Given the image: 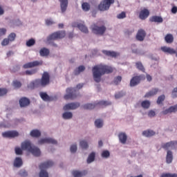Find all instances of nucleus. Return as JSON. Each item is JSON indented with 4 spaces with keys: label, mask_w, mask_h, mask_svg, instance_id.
I'll return each instance as SVG.
<instances>
[{
    "label": "nucleus",
    "mask_w": 177,
    "mask_h": 177,
    "mask_svg": "<svg viewBox=\"0 0 177 177\" xmlns=\"http://www.w3.org/2000/svg\"><path fill=\"white\" fill-rule=\"evenodd\" d=\"M171 13H173L174 15H176V13H177V7L176 6L172 7Z\"/></svg>",
    "instance_id": "0e129e2a"
},
{
    "label": "nucleus",
    "mask_w": 177,
    "mask_h": 177,
    "mask_svg": "<svg viewBox=\"0 0 177 177\" xmlns=\"http://www.w3.org/2000/svg\"><path fill=\"white\" fill-rule=\"evenodd\" d=\"M39 53H40V56L44 57L45 56H48L50 52L49 51V49L46 48H43L39 50Z\"/></svg>",
    "instance_id": "7c9ffc66"
},
{
    "label": "nucleus",
    "mask_w": 177,
    "mask_h": 177,
    "mask_svg": "<svg viewBox=\"0 0 177 177\" xmlns=\"http://www.w3.org/2000/svg\"><path fill=\"white\" fill-rule=\"evenodd\" d=\"M84 86V84H79L76 86V89H81Z\"/></svg>",
    "instance_id": "338daca9"
},
{
    "label": "nucleus",
    "mask_w": 177,
    "mask_h": 177,
    "mask_svg": "<svg viewBox=\"0 0 177 177\" xmlns=\"http://www.w3.org/2000/svg\"><path fill=\"white\" fill-rule=\"evenodd\" d=\"M102 157H103V158H109V157H110V152L109 151H103Z\"/></svg>",
    "instance_id": "3c124183"
},
{
    "label": "nucleus",
    "mask_w": 177,
    "mask_h": 177,
    "mask_svg": "<svg viewBox=\"0 0 177 177\" xmlns=\"http://www.w3.org/2000/svg\"><path fill=\"white\" fill-rule=\"evenodd\" d=\"M171 96L173 98L177 97V87L173 89Z\"/></svg>",
    "instance_id": "bf43d9fd"
},
{
    "label": "nucleus",
    "mask_w": 177,
    "mask_h": 177,
    "mask_svg": "<svg viewBox=\"0 0 177 177\" xmlns=\"http://www.w3.org/2000/svg\"><path fill=\"white\" fill-rule=\"evenodd\" d=\"M159 92L160 90L158 88H152L145 95V97H151L152 96H156V95H157V93H158Z\"/></svg>",
    "instance_id": "412c9836"
},
{
    "label": "nucleus",
    "mask_w": 177,
    "mask_h": 177,
    "mask_svg": "<svg viewBox=\"0 0 177 177\" xmlns=\"http://www.w3.org/2000/svg\"><path fill=\"white\" fill-rule=\"evenodd\" d=\"M62 118H64V120H71V118H73V113L64 112L62 114Z\"/></svg>",
    "instance_id": "f704fd0d"
},
{
    "label": "nucleus",
    "mask_w": 177,
    "mask_h": 177,
    "mask_svg": "<svg viewBox=\"0 0 177 177\" xmlns=\"http://www.w3.org/2000/svg\"><path fill=\"white\" fill-rule=\"evenodd\" d=\"M23 165V160H21V158L17 157L15 158L14 161V167H16L17 168H20Z\"/></svg>",
    "instance_id": "bb28decb"
},
{
    "label": "nucleus",
    "mask_w": 177,
    "mask_h": 177,
    "mask_svg": "<svg viewBox=\"0 0 177 177\" xmlns=\"http://www.w3.org/2000/svg\"><path fill=\"white\" fill-rule=\"evenodd\" d=\"M149 21H151V23H162L164 20L161 17L153 16L149 19Z\"/></svg>",
    "instance_id": "393cba45"
},
{
    "label": "nucleus",
    "mask_w": 177,
    "mask_h": 177,
    "mask_svg": "<svg viewBox=\"0 0 177 177\" xmlns=\"http://www.w3.org/2000/svg\"><path fill=\"white\" fill-rule=\"evenodd\" d=\"M46 26H52V24H55V21L50 19H46Z\"/></svg>",
    "instance_id": "4d7b16f0"
},
{
    "label": "nucleus",
    "mask_w": 177,
    "mask_h": 177,
    "mask_svg": "<svg viewBox=\"0 0 177 177\" xmlns=\"http://www.w3.org/2000/svg\"><path fill=\"white\" fill-rule=\"evenodd\" d=\"M80 106V102H71V103L66 104L63 107V110H64V111H67L68 110H75L78 109Z\"/></svg>",
    "instance_id": "f8f14e48"
},
{
    "label": "nucleus",
    "mask_w": 177,
    "mask_h": 177,
    "mask_svg": "<svg viewBox=\"0 0 177 177\" xmlns=\"http://www.w3.org/2000/svg\"><path fill=\"white\" fill-rule=\"evenodd\" d=\"M176 111H177V104L174 106H171L169 109L165 111H162V114H163L164 115H167V114H169L171 113H176Z\"/></svg>",
    "instance_id": "a211bd4d"
},
{
    "label": "nucleus",
    "mask_w": 177,
    "mask_h": 177,
    "mask_svg": "<svg viewBox=\"0 0 177 177\" xmlns=\"http://www.w3.org/2000/svg\"><path fill=\"white\" fill-rule=\"evenodd\" d=\"M78 96V91L75 88L70 87L66 88V94L64 96L65 100H74Z\"/></svg>",
    "instance_id": "0eeeda50"
},
{
    "label": "nucleus",
    "mask_w": 177,
    "mask_h": 177,
    "mask_svg": "<svg viewBox=\"0 0 177 177\" xmlns=\"http://www.w3.org/2000/svg\"><path fill=\"white\" fill-rule=\"evenodd\" d=\"M6 35V28H0V37H2V35Z\"/></svg>",
    "instance_id": "680f3d73"
},
{
    "label": "nucleus",
    "mask_w": 177,
    "mask_h": 177,
    "mask_svg": "<svg viewBox=\"0 0 177 177\" xmlns=\"http://www.w3.org/2000/svg\"><path fill=\"white\" fill-rule=\"evenodd\" d=\"M3 138H8L12 139L13 138H17L19 136V132L17 131H8L2 133Z\"/></svg>",
    "instance_id": "ddd939ff"
},
{
    "label": "nucleus",
    "mask_w": 177,
    "mask_h": 177,
    "mask_svg": "<svg viewBox=\"0 0 177 177\" xmlns=\"http://www.w3.org/2000/svg\"><path fill=\"white\" fill-rule=\"evenodd\" d=\"M42 61H33L31 62H28L23 65V68H32V67H37V66H42Z\"/></svg>",
    "instance_id": "9b49d317"
},
{
    "label": "nucleus",
    "mask_w": 177,
    "mask_h": 177,
    "mask_svg": "<svg viewBox=\"0 0 177 177\" xmlns=\"http://www.w3.org/2000/svg\"><path fill=\"white\" fill-rule=\"evenodd\" d=\"M122 80V77L121 76H118L114 78L113 82L115 85H118L120 82Z\"/></svg>",
    "instance_id": "09e8293b"
},
{
    "label": "nucleus",
    "mask_w": 177,
    "mask_h": 177,
    "mask_svg": "<svg viewBox=\"0 0 177 177\" xmlns=\"http://www.w3.org/2000/svg\"><path fill=\"white\" fill-rule=\"evenodd\" d=\"M66 37V31L59 30L48 35L47 37V42H52V41H56L57 39H62Z\"/></svg>",
    "instance_id": "39448f33"
},
{
    "label": "nucleus",
    "mask_w": 177,
    "mask_h": 177,
    "mask_svg": "<svg viewBox=\"0 0 177 177\" xmlns=\"http://www.w3.org/2000/svg\"><path fill=\"white\" fill-rule=\"evenodd\" d=\"M7 39H8V41H9L10 42H13V41H15V39H16V33H14V32L10 33V34L8 35V37Z\"/></svg>",
    "instance_id": "49530a36"
},
{
    "label": "nucleus",
    "mask_w": 177,
    "mask_h": 177,
    "mask_svg": "<svg viewBox=\"0 0 177 177\" xmlns=\"http://www.w3.org/2000/svg\"><path fill=\"white\" fill-rule=\"evenodd\" d=\"M145 80H146L145 75L134 76L130 81V86H136V85H139V84H140L141 81H145Z\"/></svg>",
    "instance_id": "9d476101"
},
{
    "label": "nucleus",
    "mask_w": 177,
    "mask_h": 177,
    "mask_svg": "<svg viewBox=\"0 0 177 177\" xmlns=\"http://www.w3.org/2000/svg\"><path fill=\"white\" fill-rule=\"evenodd\" d=\"M165 41L167 44H172L174 42V35L171 34H167L165 37Z\"/></svg>",
    "instance_id": "2f4dec72"
},
{
    "label": "nucleus",
    "mask_w": 177,
    "mask_h": 177,
    "mask_svg": "<svg viewBox=\"0 0 177 177\" xmlns=\"http://www.w3.org/2000/svg\"><path fill=\"white\" fill-rule=\"evenodd\" d=\"M147 81H149V82H150V81H151L153 80V78L151 77V76L150 75H147Z\"/></svg>",
    "instance_id": "774afa93"
},
{
    "label": "nucleus",
    "mask_w": 177,
    "mask_h": 177,
    "mask_svg": "<svg viewBox=\"0 0 177 177\" xmlns=\"http://www.w3.org/2000/svg\"><path fill=\"white\" fill-rule=\"evenodd\" d=\"M53 162L52 160H48L46 162H44L41 163L39 165L40 169V173H39V177H49V175L48 174V171L45 169H48V168H50V167H53Z\"/></svg>",
    "instance_id": "20e7f679"
},
{
    "label": "nucleus",
    "mask_w": 177,
    "mask_h": 177,
    "mask_svg": "<svg viewBox=\"0 0 177 177\" xmlns=\"http://www.w3.org/2000/svg\"><path fill=\"white\" fill-rule=\"evenodd\" d=\"M15 153L17 156H21V154H23V149L20 147H15Z\"/></svg>",
    "instance_id": "603ef678"
},
{
    "label": "nucleus",
    "mask_w": 177,
    "mask_h": 177,
    "mask_svg": "<svg viewBox=\"0 0 177 177\" xmlns=\"http://www.w3.org/2000/svg\"><path fill=\"white\" fill-rule=\"evenodd\" d=\"M114 2V0H103L98 5V9L101 12H106V10H109V9H110V6H111Z\"/></svg>",
    "instance_id": "1a4fd4ad"
},
{
    "label": "nucleus",
    "mask_w": 177,
    "mask_h": 177,
    "mask_svg": "<svg viewBox=\"0 0 177 177\" xmlns=\"http://www.w3.org/2000/svg\"><path fill=\"white\" fill-rule=\"evenodd\" d=\"M30 99L26 97H21L19 100L20 107H27L28 106H30Z\"/></svg>",
    "instance_id": "f3484780"
},
{
    "label": "nucleus",
    "mask_w": 177,
    "mask_h": 177,
    "mask_svg": "<svg viewBox=\"0 0 177 177\" xmlns=\"http://www.w3.org/2000/svg\"><path fill=\"white\" fill-rule=\"evenodd\" d=\"M8 93V89L5 88H0V96H5Z\"/></svg>",
    "instance_id": "864d4df0"
},
{
    "label": "nucleus",
    "mask_w": 177,
    "mask_h": 177,
    "mask_svg": "<svg viewBox=\"0 0 177 177\" xmlns=\"http://www.w3.org/2000/svg\"><path fill=\"white\" fill-rule=\"evenodd\" d=\"M80 147L82 149H88V142L85 140H82L80 142Z\"/></svg>",
    "instance_id": "8fccbe9b"
},
{
    "label": "nucleus",
    "mask_w": 177,
    "mask_h": 177,
    "mask_svg": "<svg viewBox=\"0 0 177 177\" xmlns=\"http://www.w3.org/2000/svg\"><path fill=\"white\" fill-rule=\"evenodd\" d=\"M43 143H49L51 145H57V141L53 138H46L39 140V145H43Z\"/></svg>",
    "instance_id": "2eb2a0df"
},
{
    "label": "nucleus",
    "mask_w": 177,
    "mask_h": 177,
    "mask_svg": "<svg viewBox=\"0 0 177 177\" xmlns=\"http://www.w3.org/2000/svg\"><path fill=\"white\" fill-rule=\"evenodd\" d=\"M118 138L120 143H122V145H125L127 143V140L128 139V137L127 136V134L125 133H120L118 135Z\"/></svg>",
    "instance_id": "5701e85b"
},
{
    "label": "nucleus",
    "mask_w": 177,
    "mask_h": 177,
    "mask_svg": "<svg viewBox=\"0 0 177 177\" xmlns=\"http://www.w3.org/2000/svg\"><path fill=\"white\" fill-rule=\"evenodd\" d=\"M127 17V14L125 12H122L120 14L117 15L118 19H125Z\"/></svg>",
    "instance_id": "5fc2aeb1"
},
{
    "label": "nucleus",
    "mask_w": 177,
    "mask_h": 177,
    "mask_svg": "<svg viewBox=\"0 0 177 177\" xmlns=\"http://www.w3.org/2000/svg\"><path fill=\"white\" fill-rule=\"evenodd\" d=\"M136 68L138 70H140V71H142V73H145V66H143V64L140 62H138L136 63Z\"/></svg>",
    "instance_id": "58836bf2"
},
{
    "label": "nucleus",
    "mask_w": 177,
    "mask_h": 177,
    "mask_svg": "<svg viewBox=\"0 0 177 177\" xmlns=\"http://www.w3.org/2000/svg\"><path fill=\"white\" fill-rule=\"evenodd\" d=\"M124 95H125L124 93L119 92L115 95V99H120V97H122V96H124Z\"/></svg>",
    "instance_id": "13d9d810"
},
{
    "label": "nucleus",
    "mask_w": 177,
    "mask_h": 177,
    "mask_svg": "<svg viewBox=\"0 0 177 177\" xmlns=\"http://www.w3.org/2000/svg\"><path fill=\"white\" fill-rule=\"evenodd\" d=\"M175 145H177V142L176 141H170L169 142H166L162 145V148L165 149V150H168V149H172V147H175Z\"/></svg>",
    "instance_id": "6ab92c4d"
},
{
    "label": "nucleus",
    "mask_w": 177,
    "mask_h": 177,
    "mask_svg": "<svg viewBox=\"0 0 177 177\" xmlns=\"http://www.w3.org/2000/svg\"><path fill=\"white\" fill-rule=\"evenodd\" d=\"M82 8L84 12H89L91 10V4L88 2H84L82 4Z\"/></svg>",
    "instance_id": "72a5a7b5"
},
{
    "label": "nucleus",
    "mask_w": 177,
    "mask_h": 177,
    "mask_svg": "<svg viewBox=\"0 0 177 177\" xmlns=\"http://www.w3.org/2000/svg\"><path fill=\"white\" fill-rule=\"evenodd\" d=\"M91 29L92 30V32L93 34H95V35H104L106 30L104 25L99 26V23L93 24V25H91Z\"/></svg>",
    "instance_id": "423d86ee"
},
{
    "label": "nucleus",
    "mask_w": 177,
    "mask_h": 177,
    "mask_svg": "<svg viewBox=\"0 0 177 177\" xmlns=\"http://www.w3.org/2000/svg\"><path fill=\"white\" fill-rule=\"evenodd\" d=\"M148 116H149L151 118L156 116V111L153 110H150L148 112Z\"/></svg>",
    "instance_id": "052dcab7"
},
{
    "label": "nucleus",
    "mask_w": 177,
    "mask_h": 177,
    "mask_svg": "<svg viewBox=\"0 0 177 177\" xmlns=\"http://www.w3.org/2000/svg\"><path fill=\"white\" fill-rule=\"evenodd\" d=\"M95 161V152H92L87 158V163L91 164Z\"/></svg>",
    "instance_id": "ea45409f"
},
{
    "label": "nucleus",
    "mask_w": 177,
    "mask_h": 177,
    "mask_svg": "<svg viewBox=\"0 0 177 177\" xmlns=\"http://www.w3.org/2000/svg\"><path fill=\"white\" fill-rule=\"evenodd\" d=\"M161 50H162V52L165 53H169V55H174L176 53V51L174 48L167 46L161 47Z\"/></svg>",
    "instance_id": "4be33fe9"
},
{
    "label": "nucleus",
    "mask_w": 177,
    "mask_h": 177,
    "mask_svg": "<svg viewBox=\"0 0 177 177\" xmlns=\"http://www.w3.org/2000/svg\"><path fill=\"white\" fill-rule=\"evenodd\" d=\"M160 177H177L176 174L163 173Z\"/></svg>",
    "instance_id": "de8ad7c7"
},
{
    "label": "nucleus",
    "mask_w": 177,
    "mask_h": 177,
    "mask_svg": "<svg viewBox=\"0 0 177 177\" xmlns=\"http://www.w3.org/2000/svg\"><path fill=\"white\" fill-rule=\"evenodd\" d=\"M103 53L106 56H109L110 57H117L120 53L115 51H109V50H103Z\"/></svg>",
    "instance_id": "b1692460"
},
{
    "label": "nucleus",
    "mask_w": 177,
    "mask_h": 177,
    "mask_svg": "<svg viewBox=\"0 0 177 177\" xmlns=\"http://www.w3.org/2000/svg\"><path fill=\"white\" fill-rule=\"evenodd\" d=\"M146 31L143 29H140L138 30V32L136 35V39L137 41H139L140 42H143L145 41V39L146 38Z\"/></svg>",
    "instance_id": "4468645a"
},
{
    "label": "nucleus",
    "mask_w": 177,
    "mask_h": 177,
    "mask_svg": "<svg viewBox=\"0 0 177 177\" xmlns=\"http://www.w3.org/2000/svg\"><path fill=\"white\" fill-rule=\"evenodd\" d=\"M12 86L16 88H21V82L19 80H14L12 82Z\"/></svg>",
    "instance_id": "37998d69"
},
{
    "label": "nucleus",
    "mask_w": 177,
    "mask_h": 177,
    "mask_svg": "<svg viewBox=\"0 0 177 177\" xmlns=\"http://www.w3.org/2000/svg\"><path fill=\"white\" fill-rule=\"evenodd\" d=\"M82 71H85V66H80L77 68L75 70L74 74L75 75H78L80 74V73H82Z\"/></svg>",
    "instance_id": "c9c22d12"
},
{
    "label": "nucleus",
    "mask_w": 177,
    "mask_h": 177,
    "mask_svg": "<svg viewBox=\"0 0 177 177\" xmlns=\"http://www.w3.org/2000/svg\"><path fill=\"white\" fill-rule=\"evenodd\" d=\"M30 136L32 138H39L41 136V131L37 129H34L30 131Z\"/></svg>",
    "instance_id": "473e14b6"
},
{
    "label": "nucleus",
    "mask_w": 177,
    "mask_h": 177,
    "mask_svg": "<svg viewBox=\"0 0 177 177\" xmlns=\"http://www.w3.org/2000/svg\"><path fill=\"white\" fill-rule=\"evenodd\" d=\"M37 72L38 69L37 68L28 70L25 71V75H34V74H37Z\"/></svg>",
    "instance_id": "4c0bfd02"
},
{
    "label": "nucleus",
    "mask_w": 177,
    "mask_h": 177,
    "mask_svg": "<svg viewBox=\"0 0 177 177\" xmlns=\"http://www.w3.org/2000/svg\"><path fill=\"white\" fill-rule=\"evenodd\" d=\"M150 15V11L147 10V8H144L139 13V18L140 20H146Z\"/></svg>",
    "instance_id": "dca6fc26"
},
{
    "label": "nucleus",
    "mask_w": 177,
    "mask_h": 177,
    "mask_svg": "<svg viewBox=\"0 0 177 177\" xmlns=\"http://www.w3.org/2000/svg\"><path fill=\"white\" fill-rule=\"evenodd\" d=\"M95 125L96 128H102V127H103V120L100 119H97L95 121Z\"/></svg>",
    "instance_id": "a19ab883"
},
{
    "label": "nucleus",
    "mask_w": 177,
    "mask_h": 177,
    "mask_svg": "<svg viewBox=\"0 0 177 177\" xmlns=\"http://www.w3.org/2000/svg\"><path fill=\"white\" fill-rule=\"evenodd\" d=\"M132 32H133V30H127L125 31V34L127 35H131V34H132Z\"/></svg>",
    "instance_id": "69168bd1"
},
{
    "label": "nucleus",
    "mask_w": 177,
    "mask_h": 177,
    "mask_svg": "<svg viewBox=\"0 0 177 177\" xmlns=\"http://www.w3.org/2000/svg\"><path fill=\"white\" fill-rule=\"evenodd\" d=\"M77 145H73L71 146V152L75 153L77 151Z\"/></svg>",
    "instance_id": "e2e57ef3"
},
{
    "label": "nucleus",
    "mask_w": 177,
    "mask_h": 177,
    "mask_svg": "<svg viewBox=\"0 0 177 177\" xmlns=\"http://www.w3.org/2000/svg\"><path fill=\"white\" fill-rule=\"evenodd\" d=\"M111 102L107 101H100L94 104H86L83 105L84 110H93L95 107H100V106H110Z\"/></svg>",
    "instance_id": "6e6552de"
},
{
    "label": "nucleus",
    "mask_w": 177,
    "mask_h": 177,
    "mask_svg": "<svg viewBox=\"0 0 177 177\" xmlns=\"http://www.w3.org/2000/svg\"><path fill=\"white\" fill-rule=\"evenodd\" d=\"M10 41H9V39L8 38H5L3 39V40L1 42V45L2 46H6L7 45H9V43Z\"/></svg>",
    "instance_id": "6e6d98bb"
},
{
    "label": "nucleus",
    "mask_w": 177,
    "mask_h": 177,
    "mask_svg": "<svg viewBox=\"0 0 177 177\" xmlns=\"http://www.w3.org/2000/svg\"><path fill=\"white\" fill-rule=\"evenodd\" d=\"M141 106L143 109H149L150 107V101L145 100L141 103Z\"/></svg>",
    "instance_id": "79ce46f5"
},
{
    "label": "nucleus",
    "mask_w": 177,
    "mask_h": 177,
    "mask_svg": "<svg viewBox=\"0 0 177 177\" xmlns=\"http://www.w3.org/2000/svg\"><path fill=\"white\" fill-rule=\"evenodd\" d=\"M143 136H146V138H150L151 136H154L156 135V132L152 130H146L142 132Z\"/></svg>",
    "instance_id": "c85d7f7f"
},
{
    "label": "nucleus",
    "mask_w": 177,
    "mask_h": 177,
    "mask_svg": "<svg viewBox=\"0 0 177 177\" xmlns=\"http://www.w3.org/2000/svg\"><path fill=\"white\" fill-rule=\"evenodd\" d=\"M114 71V68L104 65V64H98L95 65L92 68L93 78L94 81L97 83L102 81V76L104 74H111Z\"/></svg>",
    "instance_id": "f257e3e1"
},
{
    "label": "nucleus",
    "mask_w": 177,
    "mask_h": 177,
    "mask_svg": "<svg viewBox=\"0 0 177 177\" xmlns=\"http://www.w3.org/2000/svg\"><path fill=\"white\" fill-rule=\"evenodd\" d=\"M165 100V95H160L158 97L156 103H157V104H162V102H164Z\"/></svg>",
    "instance_id": "c03bdc74"
},
{
    "label": "nucleus",
    "mask_w": 177,
    "mask_h": 177,
    "mask_svg": "<svg viewBox=\"0 0 177 177\" xmlns=\"http://www.w3.org/2000/svg\"><path fill=\"white\" fill-rule=\"evenodd\" d=\"M40 97H41L44 102H49V100H50V97H49L46 93H40Z\"/></svg>",
    "instance_id": "e433bc0d"
},
{
    "label": "nucleus",
    "mask_w": 177,
    "mask_h": 177,
    "mask_svg": "<svg viewBox=\"0 0 177 177\" xmlns=\"http://www.w3.org/2000/svg\"><path fill=\"white\" fill-rule=\"evenodd\" d=\"M60 8L62 13H64L67 10V7L68 6V0H59Z\"/></svg>",
    "instance_id": "aec40b11"
},
{
    "label": "nucleus",
    "mask_w": 177,
    "mask_h": 177,
    "mask_svg": "<svg viewBox=\"0 0 177 177\" xmlns=\"http://www.w3.org/2000/svg\"><path fill=\"white\" fill-rule=\"evenodd\" d=\"M50 84V75L48 72H44L42 74L41 79H37L35 81L30 83V85L33 86V88H38L39 86H46Z\"/></svg>",
    "instance_id": "f03ea898"
},
{
    "label": "nucleus",
    "mask_w": 177,
    "mask_h": 177,
    "mask_svg": "<svg viewBox=\"0 0 177 177\" xmlns=\"http://www.w3.org/2000/svg\"><path fill=\"white\" fill-rule=\"evenodd\" d=\"M88 174V171H78L77 170H74L72 171V174L73 175V177H82L84 175H86Z\"/></svg>",
    "instance_id": "a878e982"
},
{
    "label": "nucleus",
    "mask_w": 177,
    "mask_h": 177,
    "mask_svg": "<svg viewBox=\"0 0 177 177\" xmlns=\"http://www.w3.org/2000/svg\"><path fill=\"white\" fill-rule=\"evenodd\" d=\"M77 27L79 28V30H80L82 32H84V34H88V32H89L88 28L84 24H77Z\"/></svg>",
    "instance_id": "c756f323"
},
{
    "label": "nucleus",
    "mask_w": 177,
    "mask_h": 177,
    "mask_svg": "<svg viewBox=\"0 0 177 177\" xmlns=\"http://www.w3.org/2000/svg\"><path fill=\"white\" fill-rule=\"evenodd\" d=\"M172 160H174V156L172 155V151H167V154L166 156V162L167 164H171L172 162Z\"/></svg>",
    "instance_id": "cd10ccee"
},
{
    "label": "nucleus",
    "mask_w": 177,
    "mask_h": 177,
    "mask_svg": "<svg viewBox=\"0 0 177 177\" xmlns=\"http://www.w3.org/2000/svg\"><path fill=\"white\" fill-rule=\"evenodd\" d=\"M35 45V39H30L26 41V46H28L29 48L31 46H34Z\"/></svg>",
    "instance_id": "a18cd8bd"
},
{
    "label": "nucleus",
    "mask_w": 177,
    "mask_h": 177,
    "mask_svg": "<svg viewBox=\"0 0 177 177\" xmlns=\"http://www.w3.org/2000/svg\"><path fill=\"white\" fill-rule=\"evenodd\" d=\"M21 147L22 150H26L31 153L35 157H39L41 156V150L39 148L35 147L30 140H26L21 143Z\"/></svg>",
    "instance_id": "7ed1b4c3"
}]
</instances>
